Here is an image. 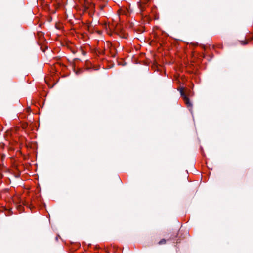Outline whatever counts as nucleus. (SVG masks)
Segmentation results:
<instances>
[{"instance_id": "obj_1", "label": "nucleus", "mask_w": 253, "mask_h": 253, "mask_svg": "<svg viewBox=\"0 0 253 253\" xmlns=\"http://www.w3.org/2000/svg\"><path fill=\"white\" fill-rule=\"evenodd\" d=\"M177 89L179 91L181 97L183 98L184 102L187 107H191L192 104L190 102L189 99L187 96V89L186 87L181 86L180 85L177 87Z\"/></svg>"}, {"instance_id": "obj_2", "label": "nucleus", "mask_w": 253, "mask_h": 253, "mask_svg": "<svg viewBox=\"0 0 253 253\" xmlns=\"http://www.w3.org/2000/svg\"><path fill=\"white\" fill-rule=\"evenodd\" d=\"M104 28L105 29L106 32L108 34H111V32L109 31L111 29V25L110 24H105V25L104 26Z\"/></svg>"}, {"instance_id": "obj_3", "label": "nucleus", "mask_w": 253, "mask_h": 253, "mask_svg": "<svg viewBox=\"0 0 253 253\" xmlns=\"http://www.w3.org/2000/svg\"><path fill=\"white\" fill-rule=\"evenodd\" d=\"M166 243V240L165 239H162L161 240H160L159 242V245H162V244H164Z\"/></svg>"}, {"instance_id": "obj_4", "label": "nucleus", "mask_w": 253, "mask_h": 253, "mask_svg": "<svg viewBox=\"0 0 253 253\" xmlns=\"http://www.w3.org/2000/svg\"><path fill=\"white\" fill-rule=\"evenodd\" d=\"M240 42L242 45H246L248 43L247 41H241Z\"/></svg>"}, {"instance_id": "obj_5", "label": "nucleus", "mask_w": 253, "mask_h": 253, "mask_svg": "<svg viewBox=\"0 0 253 253\" xmlns=\"http://www.w3.org/2000/svg\"><path fill=\"white\" fill-rule=\"evenodd\" d=\"M174 78H175V83L176 82V83H180V81L178 79H177L176 78V75L175 74V76H174Z\"/></svg>"}, {"instance_id": "obj_6", "label": "nucleus", "mask_w": 253, "mask_h": 253, "mask_svg": "<svg viewBox=\"0 0 253 253\" xmlns=\"http://www.w3.org/2000/svg\"><path fill=\"white\" fill-rule=\"evenodd\" d=\"M92 7H94V4H92V5H91V7H92Z\"/></svg>"}]
</instances>
